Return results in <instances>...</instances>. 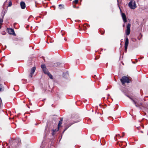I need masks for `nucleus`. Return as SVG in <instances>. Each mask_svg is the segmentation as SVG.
Instances as JSON below:
<instances>
[{
	"label": "nucleus",
	"instance_id": "nucleus-27",
	"mask_svg": "<svg viewBox=\"0 0 148 148\" xmlns=\"http://www.w3.org/2000/svg\"><path fill=\"white\" fill-rule=\"evenodd\" d=\"M79 8V7H77V8Z\"/></svg>",
	"mask_w": 148,
	"mask_h": 148
},
{
	"label": "nucleus",
	"instance_id": "nucleus-14",
	"mask_svg": "<svg viewBox=\"0 0 148 148\" xmlns=\"http://www.w3.org/2000/svg\"><path fill=\"white\" fill-rule=\"evenodd\" d=\"M59 7H60V9H62V8H64V5H63L62 4H60L59 5Z\"/></svg>",
	"mask_w": 148,
	"mask_h": 148
},
{
	"label": "nucleus",
	"instance_id": "nucleus-15",
	"mask_svg": "<svg viewBox=\"0 0 148 148\" xmlns=\"http://www.w3.org/2000/svg\"><path fill=\"white\" fill-rule=\"evenodd\" d=\"M3 16H2V18H0V23H1L3 22Z\"/></svg>",
	"mask_w": 148,
	"mask_h": 148
},
{
	"label": "nucleus",
	"instance_id": "nucleus-5",
	"mask_svg": "<svg viewBox=\"0 0 148 148\" xmlns=\"http://www.w3.org/2000/svg\"><path fill=\"white\" fill-rule=\"evenodd\" d=\"M8 32L9 34H12L14 36L16 35L15 34L13 29L12 28H8Z\"/></svg>",
	"mask_w": 148,
	"mask_h": 148
},
{
	"label": "nucleus",
	"instance_id": "nucleus-16",
	"mask_svg": "<svg viewBox=\"0 0 148 148\" xmlns=\"http://www.w3.org/2000/svg\"><path fill=\"white\" fill-rule=\"evenodd\" d=\"M3 86L1 85H0V91L2 90Z\"/></svg>",
	"mask_w": 148,
	"mask_h": 148
},
{
	"label": "nucleus",
	"instance_id": "nucleus-12",
	"mask_svg": "<svg viewBox=\"0 0 148 148\" xmlns=\"http://www.w3.org/2000/svg\"><path fill=\"white\" fill-rule=\"evenodd\" d=\"M47 75L49 77L50 79H53V76L49 72L47 74Z\"/></svg>",
	"mask_w": 148,
	"mask_h": 148
},
{
	"label": "nucleus",
	"instance_id": "nucleus-19",
	"mask_svg": "<svg viewBox=\"0 0 148 148\" xmlns=\"http://www.w3.org/2000/svg\"><path fill=\"white\" fill-rule=\"evenodd\" d=\"M68 127H66L65 129L64 130L63 132H62V133H64V132L68 128Z\"/></svg>",
	"mask_w": 148,
	"mask_h": 148
},
{
	"label": "nucleus",
	"instance_id": "nucleus-13",
	"mask_svg": "<svg viewBox=\"0 0 148 148\" xmlns=\"http://www.w3.org/2000/svg\"><path fill=\"white\" fill-rule=\"evenodd\" d=\"M41 67L42 69V70L46 68V67L44 64H42L41 66Z\"/></svg>",
	"mask_w": 148,
	"mask_h": 148
},
{
	"label": "nucleus",
	"instance_id": "nucleus-23",
	"mask_svg": "<svg viewBox=\"0 0 148 148\" xmlns=\"http://www.w3.org/2000/svg\"><path fill=\"white\" fill-rule=\"evenodd\" d=\"M119 9H120V11L121 12V8H120V7H119Z\"/></svg>",
	"mask_w": 148,
	"mask_h": 148
},
{
	"label": "nucleus",
	"instance_id": "nucleus-8",
	"mask_svg": "<svg viewBox=\"0 0 148 148\" xmlns=\"http://www.w3.org/2000/svg\"><path fill=\"white\" fill-rule=\"evenodd\" d=\"M121 16L124 22H126L127 21V18L125 14L123 13H121Z\"/></svg>",
	"mask_w": 148,
	"mask_h": 148
},
{
	"label": "nucleus",
	"instance_id": "nucleus-20",
	"mask_svg": "<svg viewBox=\"0 0 148 148\" xmlns=\"http://www.w3.org/2000/svg\"><path fill=\"white\" fill-rule=\"evenodd\" d=\"M58 65V63H57L54 64V66H57Z\"/></svg>",
	"mask_w": 148,
	"mask_h": 148
},
{
	"label": "nucleus",
	"instance_id": "nucleus-18",
	"mask_svg": "<svg viewBox=\"0 0 148 148\" xmlns=\"http://www.w3.org/2000/svg\"><path fill=\"white\" fill-rule=\"evenodd\" d=\"M78 0H75V1H73V2L75 3H78Z\"/></svg>",
	"mask_w": 148,
	"mask_h": 148
},
{
	"label": "nucleus",
	"instance_id": "nucleus-17",
	"mask_svg": "<svg viewBox=\"0 0 148 148\" xmlns=\"http://www.w3.org/2000/svg\"><path fill=\"white\" fill-rule=\"evenodd\" d=\"M12 5V3L11 2V1L9 2V4H8V6L10 7Z\"/></svg>",
	"mask_w": 148,
	"mask_h": 148
},
{
	"label": "nucleus",
	"instance_id": "nucleus-4",
	"mask_svg": "<svg viewBox=\"0 0 148 148\" xmlns=\"http://www.w3.org/2000/svg\"><path fill=\"white\" fill-rule=\"evenodd\" d=\"M131 24L130 23H128L126 27V35L128 36L130 33V28Z\"/></svg>",
	"mask_w": 148,
	"mask_h": 148
},
{
	"label": "nucleus",
	"instance_id": "nucleus-2",
	"mask_svg": "<svg viewBox=\"0 0 148 148\" xmlns=\"http://www.w3.org/2000/svg\"><path fill=\"white\" fill-rule=\"evenodd\" d=\"M121 81L123 85H124L125 83H129L130 82V80L126 76L123 77L121 79Z\"/></svg>",
	"mask_w": 148,
	"mask_h": 148
},
{
	"label": "nucleus",
	"instance_id": "nucleus-7",
	"mask_svg": "<svg viewBox=\"0 0 148 148\" xmlns=\"http://www.w3.org/2000/svg\"><path fill=\"white\" fill-rule=\"evenodd\" d=\"M36 70L35 67H34L31 69L30 73L29 76V77L30 78H31L33 74H34L35 71Z\"/></svg>",
	"mask_w": 148,
	"mask_h": 148
},
{
	"label": "nucleus",
	"instance_id": "nucleus-24",
	"mask_svg": "<svg viewBox=\"0 0 148 148\" xmlns=\"http://www.w3.org/2000/svg\"><path fill=\"white\" fill-rule=\"evenodd\" d=\"M141 132L142 133H143V132L142 131H141Z\"/></svg>",
	"mask_w": 148,
	"mask_h": 148
},
{
	"label": "nucleus",
	"instance_id": "nucleus-21",
	"mask_svg": "<svg viewBox=\"0 0 148 148\" xmlns=\"http://www.w3.org/2000/svg\"><path fill=\"white\" fill-rule=\"evenodd\" d=\"M124 135V133H123V135H122V137H123Z\"/></svg>",
	"mask_w": 148,
	"mask_h": 148
},
{
	"label": "nucleus",
	"instance_id": "nucleus-1",
	"mask_svg": "<svg viewBox=\"0 0 148 148\" xmlns=\"http://www.w3.org/2000/svg\"><path fill=\"white\" fill-rule=\"evenodd\" d=\"M129 7L131 9L134 10L137 7L135 1L134 0H131L128 3Z\"/></svg>",
	"mask_w": 148,
	"mask_h": 148
},
{
	"label": "nucleus",
	"instance_id": "nucleus-25",
	"mask_svg": "<svg viewBox=\"0 0 148 148\" xmlns=\"http://www.w3.org/2000/svg\"><path fill=\"white\" fill-rule=\"evenodd\" d=\"M73 7H74V8H75V6H73Z\"/></svg>",
	"mask_w": 148,
	"mask_h": 148
},
{
	"label": "nucleus",
	"instance_id": "nucleus-3",
	"mask_svg": "<svg viewBox=\"0 0 148 148\" xmlns=\"http://www.w3.org/2000/svg\"><path fill=\"white\" fill-rule=\"evenodd\" d=\"M127 97L132 100L133 102L135 104L136 107H140V106H142V103H139L138 101H135L131 97H129L128 96H127Z\"/></svg>",
	"mask_w": 148,
	"mask_h": 148
},
{
	"label": "nucleus",
	"instance_id": "nucleus-28",
	"mask_svg": "<svg viewBox=\"0 0 148 148\" xmlns=\"http://www.w3.org/2000/svg\"><path fill=\"white\" fill-rule=\"evenodd\" d=\"M71 125H70V126H71Z\"/></svg>",
	"mask_w": 148,
	"mask_h": 148
},
{
	"label": "nucleus",
	"instance_id": "nucleus-10",
	"mask_svg": "<svg viewBox=\"0 0 148 148\" xmlns=\"http://www.w3.org/2000/svg\"><path fill=\"white\" fill-rule=\"evenodd\" d=\"M62 118L60 119V121H59V123L58 125V128H59L61 126V124H62Z\"/></svg>",
	"mask_w": 148,
	"mask_h": 148
},
{
	"label": "nucleus",
	"instance_id": "nucleus-26",
	"mask_svg": "<svg viewBox=\"0 0 148 148\" xmlns=\"http://www.w3.org/2000/svg\"><path fill=\"white\" fill-rule=\"evenodd\" d=\"M1 26L0 25V29H1Z\"/></svg>",
	"mask_w": 148,
	"mask_h": 148
},
{
	"label": "nucleus",
	"instance_id": "nucleus-9",
	"mask_svg": "<svg viewBox=\"0 0 148 148\" xmlns=\"http://www.w3.org/2000/svg\"><path fill=\"white\" fill-rule=\"evenodd\" d=\"M21 8L22 9H24L26 7L25 4L23 1H21L20 3Z\"/></svg>",
	"mask_w": 148,
	"mask_h": 148
},
{
	"label": "nucleus",
	"instance_id": "nucleus-6",
	"mask_svg": "<svg viewBox=\"0 0 148 148\" xmlns=\"http://www.w3.org/2000/svg\"><path fill=\"white\" fill-rule=\"evenodd\" d=\"M129 44V40L127 37L126 38L125 44V51H126L127 48V46Z\"/></svg>",
	"mask_w": 148,
	"mask_h": 148
},
{
	"label": "nucleus",
	"instance_id": "nucleus-29",
	"mask_svg": "<svg viewBox=\"0 0 148 148\" xmlns=\"http://www.w3.org/2000/svg\"><path fill=\"white\" fill-rule=\"evenodd\" d=\"M75 21H76V22H77V21H76V20H75Z\"/></svg>",
	"mask_w": 148,
	"mask_h": 148
},
{
	"label": "nucleus",
	"instance_id": "nucleus-11",
	"mask_svg": "<svg viewBox=\"0 0 148 148\" xmlns=\"http://www.w3.org/2000/svg\"><path fill=\"white\" fill-rule=\"evenodd\" d=\"M43 71L44 73L45 74H47L49 72L47 70V68H46V69H43Z\"/></svg>",
	"mask_w": 148,
	"mask_h": 148
},
{
	"label": "nucleus",
	"instance_id": "nucleus-22",
	"mask_svg": "<svg viewBox=\"0 0 148 148\" xmlns=\"http://www.w3.org/2000/svg\"><path fill=\"white\" fill-rule=\"evenodd\" d=\"M53 121H54V122L55 123H56V122L55 120H53Z\"/></svg>",
	"mask_w": 148,
	"mask_h": 148
}]
</instances>
